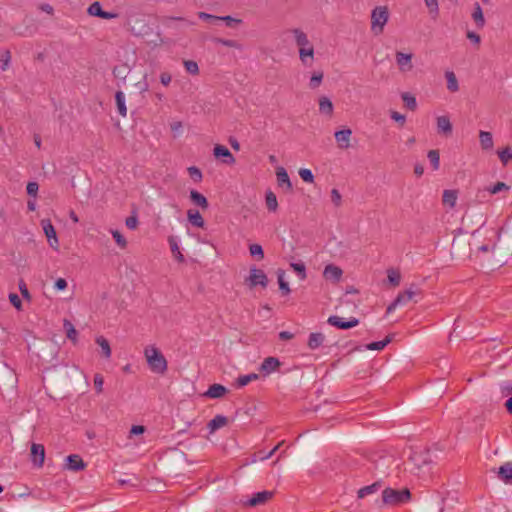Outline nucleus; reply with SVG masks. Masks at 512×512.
<instances>
[{
    "mask_svg": "<svg viewBox=\"0 0 512 512\" xmlns=\"http://www.w3.org/2000/svg\"><path fill=\"white\" fill-rule=\"evenodd\" d=\"M291 33L295 44L299 47V59L304 66L311 67L314 62V47L307 34L300 28H293Z\"/></svg>",
    "mask_w": 512,
    "mask_h": 512,
    "instance_id": "f257e3e1",
    "label": "nucleus"
},
{
    "mask_svg": "<svg viewBox=\"0 0 512 512\" xmlns=\"http://www.w3.org/2000/svg\"><path fill=\"white\" fill-rule=\"evenodd\" d=\"M144 355L152 372L164 374L167 371V360L157 347L147 346L144 349Z\"/></svg>",
    "mask_w": 512,
    "mask_h": 512,
    "instance_id": "f03ea898",
    "label": "nucleus"
},
{
    "mask_svg": "<svg viewBox=\"0 0 512 512\" xmlns=\"http://www.w3.org/2000/svg\"><path fill=\"white\" fill-rule=\"evenodd\" d=\"M410 499L411 493L407 488L398 490L388 487L382 491V502L387 506H399L409 502Z\"/></svg>",
    "mask_w": 512,
    "mask_h": 512,
    "instance_id": "7ed1b4c3",
    "label": "nucleus"
},
{
    "mask_svg": "<svg viewBox=\"0 0 512 512\" xmlns=\"http://www.w3.org/2000/svg\"><path fill=\"white\" fill-rule=\"evenodd\" d=\"M389 20L387 6H376L371 13V31L374 35H380Z\"/></svg>",
    "mask_w": 512,
    "mask_h": 512,
    "instance_id": "20e7f679",
    "label": "nucleus"
},
{
    "mask_svg": "<svg viewBox=\"0 0 512 512\" xmlns=\"http://www.w3.org/2000/svg\"><path fill=\"white\" fill-rule=\"evenodd\" d=\"M41 226L43 228V232H44L45 236L47 237L49 246L53 250L58 251L59 250V241L57 238L55 228L52 225L51 221L49 219H43L41 221Z\"/></svg>",
    "mask_w": 512,
    "mask_h": 512,
    "instance_id": "39448f33",
    "label": "nucleus"
},
{
    "mask_svg": "<svg viewBox=\"0 0 512 512\" xmlns=\"http://www.w3.org/2000/svg\"><path fill=\"white\" fill-rule=\"evenodd\" d=\"M416 293L417 292L415 290H413L412 288L407 289L402 293H399L398 296L394 299V301L387 307L386 313L390 314L393 311H395V309L398 306L406 305L414 298Z\"/></svg>",
    "mask_w": 512,
    "mask_h": 512,
    "instance_id": "423d86ee",
    "label": "nucleus"
},
{
    "mask_svg": "<svg viewBox=\"0 0 512 512\" xmlns=\"http://www.w3.org/2000/svg\"><path fill=\"white\" fill-rule=\"evenodd\" d=\"M246 281L250 287L260 285L261 287L265 288L268 284V278L266 274L261 269L256 267L250 268V275Z\"/></svg>",
    "mask_w": 512,
    "mask_h": 512,
    "instance_id": "0eeeda50",
    "label": "nucleus"
},
{
    "mask_svg": "<svg viewBox=\"0 0 512 512\" xmlns=\"http://www.w3.org/2000/svg\"><path fill=\"white\" fill-rule=\"evenodd\" d=\"M413 54L397 51L395 54L396 64L402 73L410 72L413 69Z\"/></svg>",
    "mask_w": 512,
    "mask_h": 512,
    "instance_id": "6e6552de",
    "label": "nucleus"
},
{
    "mask_svg": "<svg viewBox=\"0 0 512 512\" xmlns=\"http://www.w3.org/2000/svg\"><path fill=\"white\" fill-rule=\"evenodd\" d=\"M213 154L217 159H221L225 164L232 165L235 163L234 156L226 146L220 144L215 145Z\"/></svg>",
    "mask_w": 512,
    "mask_h": 512,
    "instance_id": "1a4fd4ad",
    "label": "nucleus"
},
{
    "mask_svg": "<svg viewBox=\"0 0 512 512\" xmlns=\"http://www.w3.org/2000/svg\"><path fill=\"white\" fill-rule=\"evenodd\" d=\"M87 12L91 16L99 17L102 19H115L118 17L116 13L104 11L98 1L93 2L88 7Z\"/></svg>",
    "mask_w": 512,
    "mask_h": 512,
    "instance_id": "9d476101",
    "label": "nucleus"
},
{
    "mask_svg": "<svg viewBox=\"0 0 512 512\" xmlns=\"http://www.w3.org/2000/svg\"><path fill=\"white\" fill-rule=\"evenodd\" d=\"M281 362L276 357H267L263 360L261 363L259 370L260 372L267 376L277 371V369L280 367Z\"/></svg>",
    "mask_w": 512,
    "mask_h": 512,
    "instance_id": "9b49d317",
    "label": "nucleus"
},
{
    "mask_svg": "<svg viewBox=\"0 0 512 512\" xmlns=\"http://www.w3.org/2000/svg\"><path fill=\"white\" fill-rule=\"evenodd\" d=\"M45 459V448L42 444L33 443L31 446V461L37 467H42Z\"/></svg>",
    "mask_w": 512,
    "mask_h": 512,
    "instance_id": "f8f14e48",
    "label": "nucleus"
},
{
    "mask_svg": "<svg viewBox=\"0 0 512 512\" xmlns=\"http://www.w3.org/2000/svg\"><path fill=\"white\" fill-rule=\"evenodd\" d=\"M65 468L67 470L76 472L83 470L85 468V463L79 455L72 454L66 458Z\"/></svg>",
    "mask_w": 512,
    "mask_h": 512,
    "instance_id": "ddd939ff",
    "label": "nucleus"
},
{
    "mask_svg": "<svg viewBox=\"0 0 512 512\" xmlns=\"http://www.w3.org/2000/svg\"><path fill=\"white\" fill-rule=\"evenodd\" d=\"M352 131L350 129H342L335 132V140L341 149H346L350 146Z\"/></svg>",
    "mask_w": 512,
    "mask_h": 512,
    "instance_id": "4468645a",
    "label": "nucleus"
},
{
    "mask_svg": "<svg viewBox=\"0 0 512 512\" xmlns=\"http://www.w3.org/2000/svg\"><path fill=\"white\" fill-rule=\"evenodd\" d=\"M392 338L387 336L384 340L371 342L366 345L354 346V351H363V350H377L380 351L384 349L390 342Z\"/></svg>",
    "mask_w": 512,
    "mask_h": 512,
    "instance_id": "2eb2a0df",
    "label": "nucleus"
},
{
    "mask_svg": "<svg viewBox=\"0 0 512 512\" xmlns=\"http://www.w3.org/2000/svg\"><path fill=\"white\" fill-rule=\"evenodd\" d=\"M342 274L343 272L341 268L333 264L327 265L323 271V276L325 279L332 282H338L341 279Z\"/></svg>",
    "mask_w": 512,
    "mask_h": 512,
    "instance_id": "dca6fc26",
    "label": "nucleus"
},
{
    "mask_svg": "<svg viewBox=\"0 0 512 512\" xmlns=\"http://www.w3.org/2000/svg\"><path fill=\"white\" fill-rule=\"evenodd\" d=\"M437 131L439 134L450 135L452 133V124L448 116H438L436 119Z\"/></svg>",
    "mask_w": 512,
    "mask_h": 512,
    "instance_id": "f3484780",
    "label": "nucleus"
},
{
    "mask_svg": "<svg viewBox=\"0 0 512 512\" xmlns=\"http://www.w3.org/2000/svg\"><path fill=\"white\" fill-rule=\"evenodd\" d=\"M273 493L271 491H260L255 493L248 501L247 504L249 506H257L264 504L267 502L271 497Z\"/></svg>",
    "mask_w": 512,
    "mask_h": 512,
    "instance_id": "a211bd4d",
    "label": "nucleus"
},
{
    "mask_svg": "<svg viewBox=\"0 0 512 512\" xmlns=\"http://www.w3.org/2000/svg\"><path fill=\"white\" fill-rule=\"evenodd\" d=\"M498 477L505 484L512 485V462H505L499 467Z\"/></svg>",
    "mask_w": 512,
    "mask_h": 512,
    "instance_id": "6ab92c4d",
    "label": "nucleus"
},
{
    "mask_svg": "<svg viewBox=\"0 0 512 512\" xmlns=\"http://www.w3.org/2000/svg\"><path fill=\"white\" fill-rule=\"evenodd\" d=\"M327 323L333 327H336L338 329L347 330L352 328V320H345L342 317L331 315L327 319Z\"/></svg>",
    "mask_w": 512,
    "mask_h": 512,
    "instance_id": "aec40b11",
    "label": "nucleus"
},
{
    "mask_svg": "<svg viewBox=\"0 0 512 512\" xmlns=\"http://www.w3.org/2000/svg\"><path fill=\"white\" fill-rule=\"evenodd\" d=\"M228 422V419L224 415H216L213 419H211L208 424L207 428L209 430L210 434H213L218 429L224 427Z\"/></svg>",
    "mask_w": 512,
    "mask_h": 512,
    "instance_id": "412c9836",
    "label": "nucleus"
},
{
    "mask_svg": "<svg viewBox=\"0 0 512 512\" xmlns=\"http://www.w3.org/2000/svg\"><path fill=\"white\" fill-rule=\"evenodd\" d=\"M226 392H227V389L223 385L213 384L204 393V396L211 398V399H218V398H221L222 396H224Z\"/></svg>",
    "mask_w": 512,
    "mask_h": 512,
    "instance_id": "4be33fe9",
    "label": "nucleus"
},
{
    "mask_svg": "<svg viewBox=\"0 0 512 512\" xmlns=\"http://www.w3.org/2000/svg\"><path fill=\"white\" fill-rule=\"evenodd\" d=\"M187 218L189 223L195 227L203 228L205 225L202 215L197 210L189 209L187 211Z\"/></svg>",
    "mask_w": 512,
    "mask_h": 512,
    "instance_id": "5701e85b",
    "label": "nucleus"
},
{
    "mask_svg": "<svg viewBox=\"0 0 512 512\" xmlns=\"http://www.w3.org/2000/svg\"><path fill=\"white\" fill-rule=\"evenodd\" d=\"M276 177L280 186H285L287 190H291L292 184L289 175L284 167H278L276 170Z\"/></svg>",
    "mask_w": 512,
    "mask_h": 512,
    "instance_id": "b1692460",
    "label": "nucleus"
},
{
    "mask_svg": "<svg viewBox=\"0 0 512 512\" xmlns=\"http://www.w3.org/2000/svg\"><path fill=\"white\" fill-rule=\"evenodd\" d=\"M381 482L376 481L371 485L365 486L357 491L358 498L362 499L368 495L375 494L381 488Z\"/></svg>",
    "mask_w": 512,
    "mask_h": 512,
    "instance_id": "393cba45",
    "label": "nucleus"
},
{
    "mask_svg": "<svg viewBox=\"0 0 512 512\" xmlns=\"http://www.w3.org/2000/svg\"><path fill=\"white\" fill-rule=\"evenodd\" d=\"M324 339V335L320 332L311 333L309 335L307 345L311 350L318 349L320 346H322Z\"/></svg>",
    "mask_w": 512,
    "mask_h": 512,
    "instance_id": "a878e982",
    "label": "nucleus"
},
{
    "mask_svg": "<svg viewBox=\"0 0 512 512\" xmlns=\"http://www.w3.org/2000/svg\"><path fill=\"white\" fill-rule=\"evenodd\" d=\"M319 112L326 116L332 115L333 103L328 97L322 96L319 98Z\"/></svg>",
    "mask_w": 512,
    "mask_h": 512,
    "instance_id": "bb28decb",
    "label": "nucleus"
},
{
    "mask_svg": "<svg viewBox=\"0 0 512 512\" xmlns=\"http://www.w3.org/2000/svg\"><path fill=\"white\" fill-rule=\"evenodd\" d=\"M190 199L193 202V204H195L196 206H198L202 209L208 208L207 198L200 192H198L196 190H191L190 191Z\"/></svg>",
    "mask_w": 512,
    "mask_h": 512,
    "instance_id": "cd10ccee",
    "label": "nucleus"
},
{
    "mask_svg": "<svg viewBox=\"0 0 512 512\" xmlns=\"http://www.w3.org/2000/svg\"><path fill=\"white\" fill-rule=\"evenodd\" d=\"M168 242L170 245L171 252H172L173 256L175 257V259L178 262H183L184 256L180 251L179 241L177 240V238L174 236H171V237H169Z\"/></svg>",
    "mask_w": 512,
    "mask_h": 512,
    "instance_id": "c85d7f7f",
    "label": "nucleus"
},
{
    "mask_svg": "<svg viewBox=\"0 0 512 512\" xmlns=\"http://www.w3.org/2000/svg\"><path fill=\"white\" fill-rule=\"evenodd\" d=\"M115 101H116L118 113L122 117H126L127 107H126V101H125V94L122 91H117L115 94Z\"/></svg>",
    "mask_w": 512,
    "mask_h": 512,
    "instance_id": "c756f323",
    "label": "nucleus"
},
{
    "mask_svg": "<svg viewBox=\"0 0 512 512\" xmlns=\"http://www.w3.org/2000/svg\"><path fill=\"white\" fill-rule=\"evenodd\" d=\"M472 19L474 20L476 26L478 28H483L485 25V19L483 15L482 8L479 3L474 4V10L472 13Z\"/></svg>",
    "mask_w": 512,
    "mask_h": 512,
    "instance_id": "7c9ffc66",
    "label": "nucleus"
},
{
    "mask_svg": "<svg viewBox=\"0 0 512 512\" xmlns=\"http://www.w3.org/2000/svg\"><path fill=\"white\" fill-rule=\"evenodd\" d=\"M424 2H425V6L428 9L430 18L432 20L438 19L439 14H440L438 0H424Z\"/></svg>",
    "mask_w": 512,
    "mask_h": 512,
    "instance_id": "2f4dec72",
    "label": "nucleus"
},
{
    "mask_svg": "<svg viewBox=\"0 0 512 512\" xmlns=\"http://www.w3.org/2000/svg\"><path fill=\"white\" fill-rule=\"evenodd\" d=\"M479 139L482 149L489 150L493 147V137L490 132L480 131Z\"/></svg>",
    "mask_w": 512,
    "mask_h": 512,
    "instance_id": "473e14b6",
    "label": "nucleus"
},
{
    "mask_svg": "<svg viewBox=\"0 0 512 512\" xmlns=\"http://www.w3.org/2000/svg\"><path fill=\"white\" fill-rule=\"evenodd\" d=\"M442 201L444 205L453 208L457 201V192L455 190H444Z\"/></svg>",
    "mask_w": 512,
    "mask_h": 512,
    "instance_id": "72a5a7b5",
    "label": "nucleus"
},
{
    "mask_svg": "<svg viewBox=\"0 0 512 512\" xmlns=\"http://www.w3.org/2000/svg\"><path fill=\"white\" fill-rule=\"evenodd\" d=\"M95 341L101 348L103 356L106 359H109L111 357L112 351L108 340L103 336H98Z\"/></svg>",
    "mask_w": 512,
    "mask_h": 512,
    "instance_id": "f704fd0d",
    "label": "nucleus"
},
{
    "mask_svg": "<svg viewBox=\"0 0 512 512\" xmlns=\"http://www.w3.org/2000/svg\"><path fill=\"white\" fill-rule=\"evenodd\" d=\"M445 78L447 81V89L450 92H457L459 90V84L454 72L446 71Z\"/></svg>",
    "mask_w": 512,
    "mask_h": 512,
    "instance_id": "c9c22d12",
    "label": "nucleus"
},
{
    "mask_svg": "<svg viewBox=\"0 0 512 512\" xmlns=\"http://www.w3.org/2000/svg\"><path fill=\"white\" fill-rule=\"evenodd\" d=\"M401 98L406 108L411 111H415L417 109V101L414 95L409 92H403L401 94Z\"/></svg>",
    "mask_w": 512,
    "mask_h": 512,
    "instance_id": "e433bc0d",
    "label": "nucleus"
},
{
    "mask_svg": "<svg viewBox=\"0 0 512 512\" xmlns=\"http://www.w3.org/2000/svg\"><path fill=\"white\" fill-rule=\"evenodd\" d=\"M265 203L269 211L275 212L278 209V201L276 195L272 191H267L265 194Z\"/></svg>",
    "mask_w": 512,
    "mask_h": 512,
    "instance_id": "4c0bfd02",
    "label": "nucleus"
},
{
    "mask_svg": "<svg viewBox=\"0 0 512 512\" xmlns=\"http://www.w3.org/2000/svg\"><path fill=\"white\" fill-rule=\"evenodd\" d=\"M213 42L216 43V44H220V45L226 46V47L235 48L237 50H242L243 49V46L239 42H237L235 40L223 39V38H215V39H213Z\"/></svg>",
    "mask_w": 512,
    "mask_h": 512,
    "instance_id": "58836bf2",
    "label": "nucleus"
},
{
    "mask_svg": "<svg viewBox=\"0 0 512 512\" xmlns=\"http://www.w3.org/2000/svg\"><path fill=\"white\" fill-rule=\"evenodd\" d=\"M63 327L66 331L67 337L73 342H76L78 333L74 325L69 320H64Z\"/></svg>",
    "mask_w": 512,
    "mask_h": 512,
    "instance_id": "ea45409f",
    "label": "nucleus"
},
{
    "mask_svg": "<svg viewBox=\"0 0 512 512\" xmlns=\"http://www.w3.org/2000/svg\"><path fill=\"white\" fill-rule=\"evenodd\" d=\"M259 378L258 374L256 373H250L247 375H242L237 378V386L238 387H244L247 384H249L251 381L257 380Z\"/></svg>",
    "mask_w": 512,
    "mask_h": 512,
    "instance_id": "a19ab883",
    "label": "nucleus"
},
{
    "mask_svg": "<svg viewBox=\"0 0 512 512\" xmlns=\"http://www.w3.org/2000/svg\"><path fill=\"white\" fill-rule=\"evenodd\" d=\"M323 72L321 71H315L313 72L312 76L310 77V80H309V87L311 89H316L318 88L321 83H322V80H323Z\"/></svg>",
    "mask_w": 512,
    "mask_h": 512,
    "instance_id": "79ce46f5",
    "label": "nucleus"
},
{
    "mask_svg": "<svg viewBox=\"0 0 512 512\" xmlns=\"http://www.w3.org/2000/svg\"><path fill=\"white\" fill-rule=\"evenodd\" d=\"M509 190H510V187L507 184H505L504 182H497L494 185H491L486 188V191L492 195L498 194L502 191H509Z\"/></svg>",
    "mask_w": 512,
    "mask_h": 512,
    "instance_id": "37998d69",
    "label": "nucleus"
},
{
    "mask_svg": "<svg viewBox=\"0 0 512 512\" xmlns=\"http://www.w3.org/2000/svg\"><path fill=\"white\" fill-rule=\"evenodd\" d=\"M277 277L280 290L283 292V294L288 295L291 290L288 283L284 280L285 272L283 270H278Z\"/></svg>",
    "mask_w": 512,
    "mask_h": 512,
    "instance_id": "c03bdc74",
    "label": "nucleus"
},
{
    "mask_svg": "<svg viewBox=\"0 0 512 512\" xmlns=\"http://www.w3.org/2000/svg\"><path fill=\"white\" fill-rule=\"evenodd\" d=\"M428 159L434 170H438L440 166V156L437 150H430L428 152Z\"/></svg>",
    "mask_w": 512,
    "mask_h": 512,
    "instance_id": "a18cd8bd",
    "label": "nucleus"
},
{
    "mask_svg": "<svg viewBox=\"0 0 512 512\" xmlns=\"http://www.w3.org/2000/svg\"><path fill=\"white\" fill-rule=\"evenodd\" d=\"M498 156L503 165H507L509 161L512 160V149L506 147L500 151H498Z\"/></svg>",
    "mask_w": 512,
    "mask_h": 512,
    "instance_id": "49530a36",
    "label": "nucleus"
},
{
    "mask_svg": "<svg viewBox=\"0 0 512 512\" xmlns=\"http://www.w3.org/2000/svg\"><path fill=\"white\" fill-rule=\"evenodd\" d=\"M388 281L393 286H398L401 281V275L400 272L394 269H390L387 272Z\"/></svg>",
    "mask_w": 512,
    "mask_h": 512,
    "instance_id": "de8ad7c7",
    "label": "nucleus"
},
{
    "mask_svg": "<svg viewBox=\"0 0 512 512\" xmlns=\"http://www.w3.org/2000/svg\"><path fill=\"white\" fill-rule=\"evenodd\" d=\"M110 232H111L115 242L117 243V245L121 249L126 248V246H127L126 238L118 230H111Z\"/></svg>",
    "mask_w": 512,
    "mask_h": 512,
    "instance_id": "09e8293b",
    "label": "nucleus"
},
{
    "mask_svg": "<svg viewBox=\"0 0 512 512\" xmlns=\"http://www.w3.org/2000/svg\"><path fill=\"white\" fill-rule=\"evenodd\" d=\"M11 54L8 50L4 51L0 58V68L2 71H6L10 67Z\"/></svg>",
    "mask_w": 512,
    "mask_h": 512,
    "instance_id": "8fccbe9b",
    "label": "nucleus"
},
{
    "mask_svg": "<svg viewBox=\"0 0 512 512\" xmlns=\"http://www.w3.org/2000/svg\"><path fill=\"white\" fill-rule=\"evenodd\" d=\"M299 176L304 182L307 183H313L314 182V175L310 169L307 168H301L299 170Z\"/></svg>",
    "mask_w": 512,
    "mask_h": 512,
    "instance_id": "3c124183",
    "label": "nucleus"
},
{
    "mask_svg": "<svg viewBox=\"0 0 512 512\" xmlns=\"http://www.w3.org/2000/svg\"><path fill=\"white\" fill-rule=\"evenodd\" d=\"M184 67L189 74L196 75L199 72L198 64L192 60L184 61Z\"/></svg>",
    "mask_w": 512,
    "mask_h": 512,
    "instance_id": "603ef678",
    "label": "nucleus"
},
{
    "mask_svg": "<svg viewBox=\"0 0 512 512\" xmlns=\"http://www.w3.org/2000/svg\"><path fill=\"white\" fill-rule=\"evenodd\" d=\"M249 252L251 256L258 257L259 259H262L264 257L262 246L259 244H251L249 246Z\"/></svg>",
    "mask_w": 512,
    "mask_h": 512,
    "instance_id": "864d4df0",
    "label": "nucleus"
},
{
    "mask_svg": "<svg viewBox=\"0 0 512 512\" xmlns=\"http://www.w3.org/2000/svg\"><path fill=\"white\" fill-rule=\"evenodd\" d=\"M291 268L298 273L301 280L306 278V268L303 263H291Z\"/></svg>",
    "mask_w": 512,
    "mask_h": 512,
    "instance_id": "5fc2aeb1",
    "label": "nucleus"
},
{
    "mask_svg": "<svg viewBox=\"0 0 512 512\" xmlns=\"http://www.w3.org/2000/svg\"><path fill=\"white\" fill-rule=\"evenodd\" d=\"M188 173L190 175V177L195 181V182H200L202 180V172L195 166H191L188 168Z\"/></svg>",
    "mask_w": 512,
    "mask_h": 512,
    "instance_id": "6e6d98bb",
    "label": "nucleus"
},
{
    "mask_svg": "<svg viewBox=\"0 0 512 512\" xmlns=\"http://www.w3.org/2000/svg\"><path fill=\"white\" fill-rule=\"evenodd\" d=\"M198 17L205 21H210L213 24L220 22V16H215L206 12H199Z\"/></svg>",
    "mask_w": 512,
    "mask_h": 512,
    "instance_id": "4d7b16f0",
    "label": "nucleus"
},
{
    "mask_svg": "<svg viewBox=\"0 0 512 512\" xmlns=\"http://www.w3.org/2000/svg\"><path fill=\"white\" fill-rule=\"evenodd\" d=\"M282 444H283V441L280 442L279 444H277L271 451H267L266 454H264L263 452H259V460L265 461V460L271 458L278 451V449L281 447Z\"/></svg>",
    "mask_w": 512,
    "mask_h": 512,
    "instance_id": "13d9d810",
    "label": "nucleus"
},
{
    "mask_svg": "<svg viewBox=\"0 0 512 512\" xmlns=\"http://www.w3.org/2000/svg\"><path fill=\"white\" fill-rule=\"evenodd\" d=\"M26 190H27L28 195H30L32 197H36L38 194L39 185L37 182H34V181L28 182Z\"/></svg>",
    "mask_w": 512,
    "mask_h": 512,
    "instance_id": "bf43d9fd",
    "label": "nucleus"
},
{
    "mask_svg": "<svg viewBox=\"0 0 512 512\" xmlns=\"http://www.w3.org/2000/svg\"><path fill=\"white\" fill-rule=\"evenodd\" d=\"M390 117L391 119L399 123L401 126H403L406 122V116L397 111H391Z\"/></svg>",
    "mask_w": 512,
    "mask_h": 512,
    "instance_id": "052dcab7",
    "label": "nucleus"
},
{
    "mask_svg": "<svg viewBox=\"0 0 512 512\" xmlns=\"http://www.w3.org/2000/svg\"><path fill=\"white\" fill-rule=\"evenodd\" d=\"M103 384H104V379L103 377L100 375V374H96L94 376V386H95V389L98 393H101L102 390H103Z\"/></svg>",
    "mask_w": 512,
    "mask_h": 512,
    "instance_id": "680f3d73",
    "label": "nucleus"
},
{
    "mask_svg": "<svg viewBox=\"0 0 512 512\" xmlns=\"http://www.w3.org/2000/svg\"><path fill=\"white\" fill-rule=\"evenodd\" d=\"M170 128H171V131H172L174 137H177L181 134L183 126L180 121H175V122L171 123Z\"/></svg>",
    "mask_w": 512,
    "mask_h": 512,
    "instance_id": "e2e57ef3",
    "label": "nucleus"
},
{
    "mask_svg": "<svg viewBox=\"0 0 512 512\" xmlns=\"http://www.w3.org/2000/svg\"><path fill=\"white\" fill-rule=\"evenodd\" d=\"M9 301L11 302V304L18 310L21 309V306H22V302H21V299L19 298V296L15 293H11L9 295Z\"/></svg>",
    "mask_w": 512,
    "mask_h": 512,
    "instance_id": "0e129e2a",
    "label": "nucleus"
},
{
    "mask_svg": "<svg viewBox=\"0 0 512 512\" xmlns=\"http://www.w3.org/2000/svg\"><path fill=\"white\" fill-rule=\"evenodd\" d=\"M126 70H127V68L125 66L115 67L113 69V75L116 78H121V79L125 80V78H126Z\"/></svg>",
    "mask_w": 512,
    "mask_h": 512,
    "instance_id": "69168bd1",
    "label": "nucleus"
},
{
    "mask_svg": "<svg viewBox=\"0 0 512 512\" xmlns=\"http://www.w3.org/2000/svg\"><path fill=\"white\" fill-rule=\"evenodd\" d=\"M220 21L225 22V24L229 27H232L234 24L241 22L240 19L233 18L232 16H220Z\"/></svg>",
    "mask_w": 512,
    "mask_h": 512,
    "instance_id": "338daca9",
    "label": "nucleus"
},
{
    "mask_svg": "<svg viewBox=\"0 0 512 512\" xmlns=\"http://www.w3.org/2000/svg\"><path fill=\"white\" fill-rule=\"evenodd\" d=\"M125 224L129 229L134 230L138 225V219L136 216H130L126 219Z\"/></svg>",
    "mask_w": 512,
    "mask_h": 512,
    "instance_id": "774afa93",
    "label": "nucleus"
}]
</instances>
